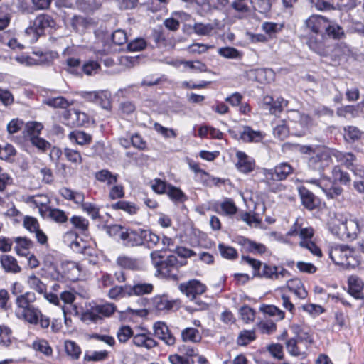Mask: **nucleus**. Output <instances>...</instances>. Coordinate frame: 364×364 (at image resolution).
I'll use <instances>...</instances> for the list:
<instances>
[{
  "label": "nucleus",
  "instance_id": "f257e3e1",
  "mask_svg": "<svg viewBox=\"0 0 364 364\" xmlns=\"http://www.w3.org/2000/svg\"><path fill=\"white\" fill-rule=\"evenodd\" d=\"M152 264L157 272L167 279L178 281L180 279V267L186 264L184 259H178L176 255H165L161 251L156 250L150 255Z\"/></svg>",
  "mask_w": 364,
  "mask_h": 364
},
{
  "label": "nucleus",
  "instance_id": "f03ea898",
  "mask_svg": "<svg viewBox=\"0 0 364 364\" xmlns=\"http://www.w3.org/2000/svg\"><path fill=\"white\" fill-rule=\"evenodd\" d=\"M306 43L312 51L322 57L330 58L334 62L346 59L350 54V48L344 43L331 45L328 40L321 41L311 38Z\"/></svg>",
  "mask_w": 364,
  "mask_h": 364
},
{
  "label": "nucleus",
  "instance_id": "7ed1b4c3",
  "mask_svg": "<svg viewBox=\"0 0 364 364\" xmlns=\"http://www.w3.org/2000/svg\"><path fill=\"white\" fill-rule=\"evenodd\" d=\"M333 151L328 149H323L316 151L308 161V168L318 176L317 178H311L306 180V183L321 186V181L326 179L325 170L330 168L333 163Z\"/></svg>",
  "mask_w": 364,
  "mask_h": 364
},
{
  "label": "nucleus",
  "instance_id": "20e7f679",
  "mask_svg": "<svg viewBox=\"0 0 364 364\" xmlns=\"http://www.w3.org/2000/svg\"><path fill=\"white\" fill-rule=\"evenodd\" d=\"M329 230L341 240H353L360 232V228L358 219L351 215L338 214L335 220L329 223Z\"/></svg>",
  "mask_w": 364,
  "mask_h": 364
},
{
  "label": "nucleus",
  "instance_id": "39448f33",
  "mask_svg": "<svg viewBox=\"0 0 364 364\" xmlns=\"http://www.w3.org/2000/svg\"><path fill=\"white\" fill-rule=\"evenodd\" d=\"M293 172L292 166L287 162L277 165L274 168H264L263 181L269 187L276 181L285 180Z\"/></svg>",
  "mask_w": 364,
  "mask_h": 364
},
{
  "label": "nucleus",
  "instance_id": "423d86ee",
  "mask_svg": "<svg viewBox=\"0 0 364 364\" xmlns=\"http://www.w3.org/2000/svg\"><path fill=\"white\" fill-rule=\"evenodd\" d=\"M55 26V21L53 18L48 14H43L37 16L25 32L27 35L32 36L33 39L37 40L40 36L44 33L46 28H54Z\"/></svg>",
  "mask_w": 364,
  "mask_h": 364
},
{
  "label": "nucleus",
  "instance_id": "0eeeda50",
  "mask_svg": "<svg viewBox=\"0 0 364 364\" xmlns=\"http://www.w3.org/2000/svg\"><path fill=\"white\" fill-rule=\"evenodd\" d=\"M16 314L18 318H23L30 324L36 325L39 323L43 328H46L50 325L49 318L43 315L41 310L36 306L21 311H16Z\"/></svg>",
  "mask_w": 364,
  "mask_h": 364
},
{
  "label": "nucleus",
  "instance_id": "6e6552de",
  "mask_svg": "<svg viewBox=\"0 0 364 364\" xmlns=\"http://www.w3.org/2000/svg\"><path fill=\"white\" fill-rule=\"evenodd\" d=\"M305 25L316 36H311V38H317L321 41H326L328 39L323 36V32L328 26V20L322 16L312 15L305 21Z\"/></svg>",
  "mask_w": 364,
  "mask_h": 364
},
{
  "label": "nucleus",
  "instance_id": "1a4fd4ad",
  "mask_svg": "<svg viewBox=\"0 0 364 364\" xmlns=\"http://www.w3.org/2000/svg\"><path fill=\"white\" fill-rule=\"evenodd\" d=\"M119 238L125 247H133L144 245L143 229L128 228L120 233Z\"/></svg>",
  "mask_w": 364,
  "mask_h": 364
},
{
  "label": "nucleus",
  "instance_id": "9d476101",
  "mask_svg": "<svg viewBox=\"0 0 364 364\" xmlns=\"http://www.w3.org/2000/svg\"><path fill=\"white\" fill-rule=\"evenodd\" d=\"M179 289L191 300H196L197 295L203 294L206 290L205 284L200 282L193 279L179 285Z\"/></svg>",
  "mask_w": 364,
  "mask_h": 364
},
{
  "label": "nucleus",
  "instance_id": "9b49d317",
  "mask_svg": "<svg viewBox=\"0 0 364 364\" xmlns=\"http://www.w3.org/2000/svg\"><path fill=\"white\" fill-rule=\"evenodd\" d=\"M63 118L67 121L66 124L71 127H81L89 121L87 114L75 109L66 111L63 114Z\"/></svg>",
  "mask_w": 364,
  "mask_h": 364
},
{
  "label": "nucleus",
  "instance_id": "f8f14e48",
  "mask_svg": "<svg viewBox=\"0 0 364 364\" xmlns=\"http://www.w3.org/2000/svg\"><path fill=\"white\" fill-rule=\"evenodd\" d=\"M351 250L353 248L346 245H336L331 249L329 257L336 264L342 266L351 254Z\"/></svg>",
  "mask_w": 364,
  "mask_h": 364
},
{
  "label": "nucleus",
  "instance_id": "ddd939ff",
  "mask_svg": "<svg viewBox=\"0 0 364 364\" xmlns=\"http://www.w3.org/2000/svg\"><path fill=\"white\" fill-rule=\"evenodd\" d=\"M236 157L237 161L235 166L240 172L247 174L254 171L255 161L253 158L241 151H237Z\"/></svg>",
  "mask_w": 364,
  "mask_h": 364
},
{
  "label": "nucleus",
  "instance_id": "4468645a",
  "mask_svg": "<svg viewBox=\"0 0 364 364\" xmlns=\"http://www.w3.org/2000/svg\"><path fill=\"white\" fill-rule=\"evenodd\" d=\"M154 335L168 346H173L176 338L164 322L158 321L154 324Z\"/></svg>",
  "mask_w": 364,
  "mask_h": 364
},
{
  "label": "nucleus",
  "instance_id": "2eb2a0df",
  "mask_svg": "<svg viewBox=\"0 0 364 364\" xmlns=\"http://www.w3.org/2000/svg\"><path fill=\"white\" fill-rule=\"evenodd\" d=\"M299 193L301 198V204L306 209L309 210H313L319 206V198L305 187L299 188Z\"/></svg>",
  "mask_w": 364,
  "mask_h": 364
},
{
  "label": "nucleus",
  "instance_id": "dca6fc26",
  "mask_svg": "<svg viewBox=\"0 0 364 364\" xmlns=\"http://www.w3.org/2000/svg\"><path fill=\"white\" fill-rule=\"evenodd\" d=\"M61 267L63 270V282L66 279L72 282H75L79 279L81 269L76 262L71 261L63 262Z\"/></svg>",
  "mask_w": 364,
  "mask_h": 364
},
{
  "label": "nucleus",
  "instance_id": "f3484780",
  "mask_svg": "<svg viewBox=\"0 0 364 364\" xmlns=\"http://www.w3.org/2000/svg\"><path fill=\"white\" fill-rule=\"evenodd\" d=\"M54 54L52 52L34 51L32 55L26 58V63L28 65H46L52 62Z\"/></svg>",
  "mask_w": 364,
  "mask_h": 364
},
{
  "label": "nucleus",
  "instance_id": "a211bd4d",
  "mask_svg": "<svg viewBox=\"0 0 364 364\" xmlns=\"http://www.w3.org/2000/svg\"><path fill=\"white\" fill-rule=\"evenodd\" d=\"M348 293L356 299H364L363 293V282L357 276H350L348 278Z\"/></svg>",
  "mask_w": 364,
  "mask_h": 364
},
{
  "label": "nucleus",
  "instance_id": "6ab92c4d",
  "mask_svg": "<svg viewBox=\"0 0 364 364\" xmlns=\"http://www.w3.org/2000/svg\"><path fill=\"white\" fill-rule=\"evenodd\" d=\"M220 22L214 20L209 23H195L193 26V32L198 36H210L215 29H221Z\"/></svg>",
  "mask_w": 364,
  "mask_h": 364
},
{
  "label": "nucleus",
  "instance_id": "aec40b11",
  "mask_svg": "<svg viewBox=\"0 0 364 364\" xmlns=\"http://www.w3.org/2000/svg\"><path fill=\"white\" fill-rule=\"evenodd\" d=\"M39 210L43 216L47 217L48 218L58 223H65L68 219L66 213L63 210L58 208H51L50 207H46L45 210L42 208H40Z\"/></svg>",
  "mask_w": 364,
  "mask_h": 364
},
{
  "label": "nucleus",
  "instance_id": "412c9836",
  "mask_svg": "<svg viewBox=\"0 0 364 364\" xmlns=\"http://www.w3.org/2000/svg\"><path fill=\"white\" fill-rule=\"evenodd\" d=\"M36 300V294L31 291H27L23 294L18 296L16 299V304L17 306L16 311H21L26 309L35 306L33 303Z\"/></svg>",
  "mask_w": 364,
  "mask_h": 364
},
{
  "label": "nucleus",
  "instance_id": "4be33fe9",
  "mask_svg": "<svg viewBox=\"0 0 364 364\" xmlns=\"http://www.w3.org/2000/svg\"><path fill=\"white\" fill-rule=\"evenodd\" d=\"M0 263L1 267L7 273L16 274L20 272L21 270L17 260L11 255H1L0 257Z\"/></svg>",
  "mask_w": 364,
  "mask_h": 364
},
{
  "label": "nucleus",
  "instance_id": "5701e85b",
  "mask_svg": "<svg viewBox=\"0 0 364 364\" xmlns=\"http://www.w3.org/2000/svg\"><path fill=\"white\" fill-rule=\"evenodd\" d=\"M240 139L244 142H259L262 140L263 134L260 131H255L249 126H245L240 132Z\"/></svg>",
  "mask_w": 364,
  "mask_h": 364
},
{
  "label": "nucleus",
  "instance_id": "b1692460",
  "mask_svg": "<svg viewBox=\"0 0 364 364\" xmlns=\"http://www.w3.org/2000/svg\"><path fill=\"white\" fill-rule=\"evenodd\" d=\"M333 155L335 156L338 161L345 166L348 169L355 173V161L356 157L354 154L350 152L341 153V152H333Z\"/></svg>",
  "mask_w": 364,
  "mask_h": 364
},
{
  "label": "nucleus",
  "instance_id": "393cba45",
  "mask_svg": "<svg viewBox=\"0 0 364 364\" xmlns=\"http://www.w3.org/2000/svg\"><path fill=\"white\" fill-rule=\"evenodd\" d=\"M154 287L150 283L138 282L133 286L128 285L127 291H129V296L136 295L141 296L152 292Z\"/></svg>",
  "mask_w": 364,
  "mask_h": 364
},
{
  "label": "nucleus",
  "instance_id": "a878e982",
  "mask_svg": "<svg viewBox=\"0 0 364 364\" xmlns=\"http://www.w3.org/2000/svg\"><path fill=\"white\" fill-rule=\"evenodd\" d=\"M132 343L137 347L151 349L157 346L158 343L145 333H138L133 336Z\"/></svg>",
  "mask_w": 364,
  "mask_h": 364
},
{
  "label": "nucleus",
  "instance_id": "bb28decb",
  "mask_svg": "<svg viewBox=\"0 0 364 364\" xmlns=\"http://www.w3.org/2000/svg\"><path fill=\"white\" fill-rule=\"evenodd\" d=\"M59 193L60 196L65 200H72L75 204L80 205L85 200V196L83 193L80 191H74L72 189L63 187L60 189Z\"/></svg>",
  "mask_w": 364,
  "mask_h": 364
},
{
  "label": "nucleus",
  "instance_id": "cd10ccee",
  "mask_svg": "<svg viewBox=\"0 0 364 364\" xmlns=\"http://www.w3.org/2000/svg\"><path fill=\"white\" fill-rule=\"evenodd\" d=\"M68 138L71 142L76 143L79 145H87L92 141V136L91 134L81 130H74L68 134Z\"/></svg>",
  "mask_w": 364,
  "mask_h": 364
},
{
  "label": "nucleus",
  "instance_id": "c85d7f7f",
  "mask_svg": "<svg viewBox=\"0 0 364 364\" xmlns=\"http://www.w3.org/2000/svg\"><path fill=\"white\" fill-rule=\"evenodd\" d=\"M95 177L98 181L106 183L107 186H110L117 183L119 175L114 174L107 169H102L97 171L95 173Z\"/></svg>",
  "mask_w": 364,
  "mask_h": 364
},
{
  "label": "nucleus",
  "instance_id": "c756f323",
  "mask_svg": "<svg viewBox=\"0 0 364 364\" xmlns=\"http://www.w3.org/2000/svg\"><path fill=\"white\" fill-rule=\"evenodd\" d=\"M214 209L217 213L225 215H232L237 210L235 203L231 199H226L220 204H215Z\"/></svg>",
  "mask_w": 364,
  "mask_h": 364
},
{
  "label": "nucleus",
  "instance_id": "7c9ffc66",
  "mask_svg": "<svg viewBox=\"0 0 364 364\" xmlns=\"http://www.w3.org/2000/svg\"><path fill=\"white\" fill-rule=\"evenodd\" d=\"M287 289L290 292L294 293L299 299H305L307 296V291L300 280L292 279L289 281Z\"/></svg>",
  "mask_w": 364,
  "mask_h": 364
},
{
  "label": "nucleus",
  "instance_id": "2f4dec72",
  "mask_svg": "<svg viewBox=\"0 0 364 364\" xmlns=\"http://www.w3.org/2000/svg\"><path fill=\"white\" fill-rule=\"evenodd\" d=\"M43 126L37 122H29L25 125L23 130L24 137L29 141L33 136L38 137Z\"/></svg>",
  "mask_w": 364,
  "mask_h": 364
},
{
  "label": "nucleus",
  "instance_id": "473e14b6",
  "mask_svg": "<svg viewBox=\"0 0 364 364\" xmlns=\"http://www.w3.org/2000/svg\"><path fill=\"white\" fill-rule=\"evenodd\" d=\"M344 139L347 142L353 143L361 139L363 132L357 127L348 126L344 127Z\"/></svg>",
  "mask_w": 364,
  "mask_h": 364
},
{
  "label": "nucleus",
  "instance_id": "72a5a7b5",
  "mask_svg": "<svg viewBox=\"0 0 364 364\" xmlns=\"http://www.w3.org/2000/svg\"><path fill=\"white\" fill-rule=\"evenodd\" d=\"M154 306L158 311H168L176 305V301L169 300L165 295L154 299Z\"/></svg>",
  "mask_w": 364,
  "mask_h": 364
},
{
  "label": "nucleus",
  "instance_id": "f704fd0d",
  "mask_svg": "<svg viewBox=\"0 0 364 364\" xmlns=\"http://www.w3.org/2000/svg\"><path fill=\"white\" fill-rule=\"evenodd\" d=\"M161 238L159 235L152 232L150 230L143 229L144 245L149 248H154L160 245Z\"/></svg>",
  "mask_w": 364,
  "mask_h": 364
},
{
  "label": "nucleus",
  "instance_id": "c9c22d12",
  "mask_svg": "<svg viewBox=\"0 0 364 364\" xmlns=\"http://www.w3.org/2000/svg\"><path fill=\"white\" fill-rule=\"evenodd\" d=\"M291 329L294 334V338L299 342H306L311 343L313 339L310 333L302 328L300 326L294 324L291 326Z\"/></svg>",
  "mask_w": 364,
  "mask_h": 364
},
{
  "label": "nucleus",
  "instance_id": "e433bc0d",
  "mask_svg": "<svg viewBox=\"0 0 364 364\" xmlns=\"http://www.w3.org/2000/svg\"><path fill=\"white\" fill-rule=\"evenodd\" d=\"M65 240H70L69 246L77 253H81L84 247L86 245L85 242L82 239H79L77 235L73 233H67L65 236Z\"/></svg>",
  "mask_w": 364,
  "mask_h": 364
},
{
  "label": "nucleus",
  "instance_id": "4c0bfd02",
  "mask_svg": "<svg viewBox=\"0 0 364 364\" xmlns=\"http://www.w3.org/2000/svg\"><path fill=\"white\" fill-rule=\"evenodd\" d=\"M166 194L174 203H183L187 200V197L185 193L179 188L173 186L171 184L168 187Z\"/></svg>",
  "mask_w": 364,
  "mask_h": 364
},
{
  "label": "nucleus",
  "instance_id": "58836bf2",
  "mask_svg": "<svg viewBox=\"0 0 364 364\" xmlns=\"http://www.w3.org/2000/svg\"><path fill=\"white\" fill-rule=\"evenodd\" d=\"M117 264L124 269L131 270L137 269L139 266V261L136 259L125 255L118 257Z\"/></svg>",
  "mask_w": 364,
  "mask_h": 364
},
{
  "label": "nucleus",
  "instance_id": "ea45409f",
  "mask_svg": "<svg viewBox=\"0 0 364 364\" xmlns=\"http://www.w3.org/2000/svg\"><path fill=\"white\" fill-rule=\"evenodd\" d=\"M332 176L335 181H338L342 185L348 186L350 183L351 179L349 174L338 166H336L332 169Z\"/></svg>",
  "mask_w": 364,
  "mask_h": 364
},
{
  "label": "nucleus",
  "instance_id": "a19ab883",
  "mask_svg": "<svg viewBox=\"0 0 364 364\" xmlns=\"http://www.w3.org/2000/svg\"><path fill=\"white\" fill-rule=\"evenodd\" d=\"M182 339L184 341L199 342L201 336L198 329L194 328H186L181 332Z\"/></svg>",
  "mask_w": 364,
  "mask_h": 364
},
{
  "label": "nucleus",
  "instance_id": "79ce46f5",
  "mask_svg": "<svg viewBox=\"0 0 364 364\" xmlns=\"http://www.w3.org/2000/svg\"><path fill=\"white\" fill-rule=\"evenodd\" d=\"M28 284L32 289L38 293L41 294L46 293V285L35 274H31L28 277Z\"/></svg>",
  "mask_w": 364,
  "mask_h": 364
},
{
  "label": "nucleus",
  "instance_id": "37998d69",
  "mask_svg": "<svg viewBox=\"0 0 364 364\" xmlns=\"http://www.w3.org/2000/svg\"><path fill=\"white\" fill-rule=\"evenodd\" d=\"M133 336H134L133 330L127 325L121 326L117 332V338L122 343H127L130 338H133Z\"/></svg>",
  "mask_w": 364,
  "mask_h": 364
},
{
  "label": "nucleus",
  "instance_id": "c03bdc74",
  "mask_svg": "<svg viewBox=\"0 0 364 364\" xmlns=\"http://www.w3.org/2000/svg\"><path fill=\"white\" fill-rule=\"evenodd\" d=\"M70 221L73 226L81 232L87 231L89 221L86 218L82 216L74 215L70 219Z\"/></svg>",
  "mask_w": 364,
  "mask_h": 364
},
{
  "label": "nucleus",
  "instance_id": "a18cd8bd",
  "mask_svg": "<svg viewBox=\"0 0 364 364\" xmlns=\"http://www.w3.org/2000/svg\"><path fill=\"white\" fill-rule=\"evenodd\" d=\"M261 310L265 314H267L270 316L275 317L276 321L282 320L285 316L284 312L274 305L264 306L261 308Z\"/></svg>",
  "mask_w": 364,
  "mask_h": 364
},
{
  "label": "nucleus",
  "instance_id": "49530a36",
  "mask_svg": "<svg viewBox=\"0 0 364 364\" xmlns=\"http://www.w3.org/2000/svg\"><path fill=\"white\" fill-rule=\"evenodd\" d=\"M256 338L254 330L242 331L237 339V343L240 346H246Z\"/></svg>",
  "mask_w": 364,
  "mask_h": 364
},
{
  "label": "nucleus",
  "instance_id": "de8ad7c7",
  "mask_svg": "<svg viewBox=\"0 0 364 364\" xmlns=\"http://www.w3.org/2000/svg\"><path fill=\"white\" fill-rule=\"evenodd\" d=\"M44 102L51 107L60 109H66L70 105L68 101L62 96L48 98Z\"/></svg>",
  "mask_w": 364,
  "mask_h": 364
},
{
  "label": "nucleus",
  "instance_id": "09e8293b",
  "mask_svg": "<svg viewBox=\"0 0 364 364\" xmlns=\"http://www.w3.org/2000/svg\"><path fill=\"white\" fill-rule=\"evenodd\" d=\"M277 267L268 265L266 263H262V268L259 273L258 277H264L267 279H277Z\"/></svg>",
  "mask_w": 364,
  "mask_h": 364
},
{
  "label": "nucleus",
  "instance_id": "8fccbe9b",
  "mask_svg": "<svg viewBox=\"0 0 364 364\" xmlns=\"http://www.w3.org/2000/svg\"><path fill=\"white\" fill-rule=\"evenodd\" d=\"M14 242H16L17 246L15 247L16 252L18 255H25L26 251L30 248L32 242L26 237H18L14 238Z\"/></svg>",
  "mask_w": 364,
  "mask_h": 364
},
{
  "label": "nucleus",
  "instance_id": "3c124183",
  "mask_svg": "<svg viewBox=\"0 0 364 364\" xmlns=\"http://www.w3.org/2000/svg\"><path fill=\"white\" fill-rule=\"evenodd\" d=\"M112 208L115 210H122L130 215H134L137 213L138 208L134 203L127 201H118L114 204H112Z\"/></svg>",
  "mask_w": 364,
  "mask_h": 364
},
{
  "label": "nucleus",
  "instance_id": "603ef678",
  "mask_svg": "<svg viewBox=\"0 0 364 364\" xmlns=\"http://www.w3.org/2000/svg\"><path fill=\"white\" fill-rule=\"evenodd\" d=\"M267 350L270 353L272 358L277 360H283L284 353L283 346L280 343H271L266 347Z\"/></svg>",
  "mask_w": 364,
  "mask_h": 364
},
{
  "label": "nucleus",
  "instance_id": "864d4df0",
  "mask_svg": "<svg viewBox=\"0 0 364 364\" xmlns=\"http://www.w3.org/2000/svg\"><path fill=\"white\" fill-rule=\"evenodd\" d=\"M65 348L67 354L73 359H78L81 354V349L74 341H67L65 343Z\"/></svg>",
  "mask_w": 364,
  "mask_h": 364
},
{
  "label": "nucleus",
  "instance_id": "5fc2aeb1",
  "mask_svg": "<svg viewBox=\"0 0 364 364\" xmlns=\"http://www.w3.org/2000/svg\"><path fill=\"white\" fill-rule=\"evenodd\" d=\"M218 54L225 58L229 59H240L242 58L241 53L232 47H224L218 49Z\"/></svg>",
  "mask_w": 364,
  "mask_h": 364
},
{
  "label": "nucleus",
  "instance_id": "6e6d98bb",
  "mask_svg": "<svg viewBox=\"0 0 364 364\" xmlns=\"http://www.w3.org/2000/svg\"><path fill=\"white\" fill-rule=\"evenodd\" d=\"M325 34L333 38H340L343 35V30L338 25L331 24L328 21V26L323 32L324 36Z\"/></svg>",
  "mask_w": 364,
  "mask_h": 364
},
{
  "label": "nucleus",
  "instance_id": "4d7b16f0",
  "mask_svg": "<svg viewBox=\"0 0 364 364\" xmlns=\"http://www.w3.org/2000/svg\"><path fill=\"white\" fill-rule=\"evenodd\" d=\"M63 154L66 159L75 164H80L82 162L81 154L75 149L65 148Z\"/></svg>",
  "mask_w": 364,
  "mask_h": 364
},
{
  "label": "nucleus",
  "instance_id": "13d9d810",
  "mask_svg": "<svg viewBox=\"0 0 364 364\" xmlns=\"http://www.w3.org/2000/svg\"><path fill=\"white\" fill-rule=\"evenodd\" d=\"M80 60L75 58H68L66 60L67 70L75 75H81Z\"/></svg>",
  "mask_w": 364,
  "mask_h": 364
},
{
  "label": "nucleus",
  "instance_id": "bf43d9fd",
  "mask_svg": "<svg viewBox=\"0 0 364 364\" xmlns=\"http://www.w3.org/2000/svg\"><path fill=\"white\" fill-rule=\"evenodd\" d=\"M218 249L222 257L225 259H235L238 256L237 250L232 247L220 243L218 245Z\"/></svg>",
  "mask_w": 364,
  "mask_h": 364
},
{
  "label": "nucleus",
  "instance_id": "052dcab7",
  "mask_svg": "<svg viewBox=\"0 0 364 364\" xmlns=\"http://www.w3.org/2000/svg\"><path fill=\"white\" fill-rule=\"evenodd\" d=\"M127 286H115L111 288L108 293L109 297L112 299H118L129 296V291H127Z\"/></svg>",
  "mask_w": 364,
  "mask_h": 364
},
{
  "label": "nucleus",
  "instance_id": "680f3d73",
  "mask_svg": "<svg viewBox=\"0 0 364 364\" xmlns=\"http://www.w3.org/2000/svg\"><path fill=\"white\" fill-rule=\"evenodd\" d=\"M152 190L158 194H164L168 191V187L170 184L160 178H155L150 182Z\"/></svg>",
  "mask_w": 364,
  "mask_h": 364
},
{
  "label": "nucleus",
  "instance_id": "e2e57ef3",
  "mask_svg": "<svg viewBox=\"0 0 364 364\" xmlns=\"http://www.w3.org/2000/svg\"><path fill=\"white\" fill-rule=\"evenodd\" d=\"M272 3L270 0H254V9L259 13L267 14L270 11Z\"/></svg>",
  "mask_w": 364,
  "mask_h": 364
},
{
  "label": "nucleus",
  "instance_id": "0e129e2a",
  "mask_svg": "<svg viewBox=\"0 0 364 364\" xmlns=\"http://www.w3.org/2000/svg\"><path fill=\"white\" fill-rule=\"evenodd\" d=\"M94 310L95 312L104 316H110L116 311V307L113 304L106 303L105 304L95 306Z\"/></svg>",
  "mask_w": 364,
  "mask_h": 364
},
{
  "label": "nucleus",
  "instance_id": "69168bd1",
  "mask_svg": "<svg viewBox=\"0 0 364 364\" xmlns=\"http://www.w3.org/2000/svg\"><path fill=\"white\" fill-rule=\"evenodd\" d=\"M100 68V65L95 61H88L81 67V74L84 73L87 75L96 74Z\"/></svg>",
  "mask_w": 364,
  "mask_h": 364
},
{
  "label": "nucleus",
  "instance_id": "338daca9",
  "mask_svg": "<svg viewBox=\"0 0 364 364\" xmlns=\"http://www.w3.org/2000/svg\"><path fill=\"white\" fill-rule=\"evenodd\" d=\"M299 245L301 247L306 248L315 256L321 257L322 252L321 249L311 240H301Z\"/></svg>",
  "mask_w": 364,
  "mask_h": 364
},
{
  "label": "nucleus",
  "instance_id": "774afa93",
  "mask_svg": "<svg viewBox=\"0 0 364 364\" xmlns=\"http://www.w3.org/2000/svg\"><path fill=\"white\" fill-rule=\"evenodd\" d=\"M11 330L6 326H0V346H4V347H9L10 344L11 343Z\"/></svg>",
  "mask_w": 364,
  "mask_h": 364
}]
</instances>
